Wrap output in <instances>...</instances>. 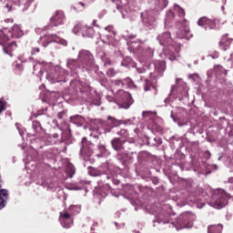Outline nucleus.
Listing matches in <instances>:
<instances>
[{
	"label": "nucleus",
	"mask_w": 233,
	"mask_h": 233,
	"mask_svg": "<svg viewBox=\"0 0 233 233\" xmlns=\"http://www.w3.org/2000/svg\"><path fill=\"white\" fill-rule=\"evenodd\" d=\"M215 72H217V74H225V76H227V70H225V68H223V66L221 65H217L215 66Z\"/></svg>",
	"instance_id": "32"
},
{
	"label": "nucleus",
	"mask_w": 233,
	"mask_h": 233,
	"mask_svg": "<svg viewBox=\"0 0 233 233\" xmlns=\"http://www.w3.org/2000/svg\"><path fill=\"white\" fill-rule=\"evenodd\" d=\"M33 130L37 133L43 132V127L41 126V123L39 121H33Z\"/></svg>",
	"instance_id": "29"
},
{
	"label": "nucleus",
	"mask_w": 233,
	"mask_h": 233,
	"mask_svg": "<svg viewBox=\"0 0 233 233\" xmlns=\"http://www.w3.org/2000/svg\"><path fill=\"white\" fill-rule=\"evenodd\" d=\"M98 150L102 153L105 154V152H106V145H98L97 147Z\"/></svg>",
	"instance_id": "39"
},
{
	"label": "nucleus",
	"mask_w": 233,
	"mask_h": 233,
	"mask_svg": "<svg viewBox=\"0 0 233 233\" xmlns=\"http://www.w3.org/2000/svg\"><path fill=\"white\" fill-rule=\"evenodd\" d=\"M106 178L107 179H112V177L111 176H107Z\"/></svg>",
	"instance_id": "55"
},
{
	"label": "nucleus",
	"mask_w": 233,
	"mask_h": 233,
	"mask_svg": "<svg viewBox=\"0 0 233 233\" xmlns=\"http://www.w3.org/2000/svg\"><path fill=\"white\" fill-rule=\"evenodd\" d=\"M0 199H4L5 201L8 199V190L0 189Z\"/></svg>",
	"instance_id": "33"
},
{
	"label": "nucleus",
	"mask_w": 233,
	"mask_h": 233,
	"mask_svg": "<svg viewBox=\"0 0 233 233\" xmlns=\"http://www.w3.org/2000/svg\"><path fill=\"white\" fill-rule=\"evenodd\" d=\"M6 110V102L4 98H0V114H3Z\"/></svg>",
	"instance_id": "35"
},
{
	"label": "nucleus",
	"mask_w": 233,
	"mask_h": 233,
	"mask_svg": "<svg viewBox=\"0 0 233 233\" xmlns=\"http://www.w3.org/2000/svg\"><path fill=\"white\" fill-rule=\"evenodd\" d=\"M50 137H53L54 139H57L59 137V134L57 133L51 134Z\"/></svg>",
	"instance_id": "50"
},
{
	"label": "nucleus",
	"mask_w": 233,
	"mask_h": 233,
	"mask_svg": "<svg viewBox=\"0 0 233 233\" xmlns=\"http://www.w3.org/2000/svg\"><path fill=\"white\" fill-rule=\"evenodd\" d=\"M204 157L206 159H210V151L207 150L204 154Z\"/></svg>",
	"instance_id": "47"
},
{
	"label": "nucleus",
	"mask_w": 233,
	"mask_h": 233,
	"mask_svg": "<svg viewBox=\"0 0 233 233\" xmlns=\"http://www.w3.org/2000/svg\"><path fill=\"white\" fill-rule=\"evenodd\" d=\"M140 79L142 81H145L144 83L145 92H148V90H152V88H154V85L152 84V81L156 79V76H152V73L149 74V79L148 77H147V76H140Z\"/></svg>",
	"instance_id": "14"
},
{
	"label": "nucleus",
	"mask_w": 233,
	"mask_h": 233,
	"mask_svg": "<svg viewBox=\"0 0 233 233\" xmlns=\"http://www.w3.org/2000/svg\"><path fill=\"white\" fill-rule=\"evenodd\" d=\"M175 90H179V87H177V86H173V87L171 88V94H174V91H175Z\"/></svg>",
	"instance_id": "52"
},
{
	"label": "nucleus",
	"mask_w": 233,
	"mask_h": 233,
	"mask_svg": "<svg viewBox=\"0 0 233 233\" xmlns=\"http://www.w3.org/2000/svg\"><path fill=\"white\" fill-rule=\"evenodd\" d=\"M39 52H40L39 47H33L31 49V56H35L36 54H39Z\"/></svg>",
	"instance_id": "41"
},
{
	"label": "nucleus",
	"mask_w": 233,
	"mask_h": 233,
	"mask_svg": "<svg viewBox=\"0 0 233 233\" xmlns=\"http://www.w3.org/2000/svg\"><path fill=\"white\" fill-rule=\"evenodd\" d=\"M157 40L159 41L162 46H167V45L172 44V36L169 32H165L157 36Z\"/></svg>",
	"instance_id": "15"
},
{
	"label": "nucleus",
	"mask_w": 233,
	"mask_h": 233,
	"mask_svg": "<svg viewBox=\"0 0 233 233\" xmlns=\"http://www.w3.org/2000/svg\"><path fill=\"white\" fill-rule=\"evenodd\" d=\"M15 48H17V44L15 42H11L7 46H6V44H5L3 46L4 54L10 56V57H14L13 52H14V50H15Z\"/></svg>",
	"instance_id": "17"
},
{
	"label": "nucleus",
	"mask_w": 233,
	"mask_h": 233,
	"mask_svg": "<svg viewBox=\"0 0 233 233\" xmlns=\"http://www.w3.org/2000/svg\"><path fill=\"white\" fill-rule=\"evenodd\" d=\"M106 75L108 77H114V76H116V70L114 68H109Z\"/></svg>",
	"instance_id": "38"
},
{
	"label": "nucleus",
	"mask_w": 233,
	"mask_h": 233,
	"mask_svg": "<svg viewBox=\"0 0 233 233\" xmlns=\"http://www.w3.org/2000/svg\"><path fill=\"white\" fill-rule=\"evenodd\" d=\"M127 83H129L130 88H136V84L130 78H127Z\"/></svg>",
	"instance_id": "46"
},
{
	"label": "nucleus",
	"mask_w": 233,
	"mask_h": 233,
	"mask_svg": "<svg viewBox=\"0 0 233 233\" xmlns=\"http://www.w3.org/2000/svg\"><path fill=\"white\" fill-rule=\"evenodd\" d=\"M34 70H35V66H34Z\"/></svg>",
	"instance_id": "59"
},
{
	"label": "nucleus",
	"mask_w": 233,
	"mask_h": 233,
	"mask_svg": "<svg viewBox=\"0 0 233 233\" xmlns=\"http://www.w3.org/2000/svg\"><path fill=\"white\" fill-rule=\"evenodd\" d=\"M57 117L59 118V119H63V117H65V112H59L58 114H57Z\"/></svg>",
	"instance_id": "49"
},
{
	"label": "nucleus",
	"mask_w": 233,
	"mask_h": 233,
	"mask_svg": "<svg viewBox=\"0 0 233 233\" xmlns=\"http://www.w3.org/2000/svg\"><path fill=\"white\" fill-rule=\"evenodd\" d=\"M79 207L70 206L68 209L60 212L59 220L64 228H70L74 225V214Z\"/></svg>",
	"instance_id": "3"
},
{
	"label": "nucleus",
	"mask_w": 233,
	"mask_h": 233,
	"mask_svg": "<svg viewBox=\"0 0 233 233\" xmlns=\"http://www.w3.org/2000/svg\"><path fill=\"white\" fill-rule=\"evenodd\" d=\"M47 79L52 81V83H59L61 81V75L57 73V71H54L47 75Z\"/></svg>",
	"instance_id": "21"
},
{
	"label": "nucleus",
	"mask_w": 233,
	"mask_h": 233,
	"mask_svg": "<svg viewBox=\"0 0 233 233\" xmlns=\"http://www.w3.org/2000/svg\"><path fill=\"white\" fill-rule=\"evenodd\" d=\"M0 26L4 29V30H8V28H10V26H14V18H6L4 21L0 22Z\"/></svg>",
	"instance_id": "20"
},
{
	"label": "nucleus",
	"mask_w": 233,
	"mask_h": 233,
	"mask_svg": "<svg viewBox=\"0 0 233 233\" xmlns=\"http://www.w3.org/2000/svg\"><path fill=\"white\" fill-rule=\"evenodd\" d=\"M11 10H12V9H11V8H9V9H8V12H11Z\"/></svg>",
	"instance_id": "56"
},
{
	"label": "nucleus",
	"mask_w": 233,
	"mask_h": 233,
	"mask_svg": "<svg viewBox=\"0 0 233 233\" xmlns=\"http://www.w3.org/2000/svg\"><path fill=\"white\" fill-rule=\"evenodd\" d=\"M82 30H83V33H82L83 37H90L92 39L96 35V30L92 26H88L86 25H84Z\"/></svg>",
	"instance_id": "19"
},
{
	"label": "nucleus",
	"mask_w": 233,
	"mask_h": 233,
	"mask_svg": "<svg viewBox=\"0 0 233 233\" xmlns=\"http://www.w3.org/2000/svg\"><path fill=\"white\" fill-rule=\"evenodd\" d=\"M198 26H208L210 30H215L218 26V20L217 19H210L207 16H202L198 21Z\"/></svg>",
	"instance_id": "12"
},
{
	"label": "nucleus",
	"mask_w": 233,
	"mask_h": 233,
	"mask_svg": "<svg viewBox=\"0 0 233 233\" xmlns=\"http://www.w3.org/2000/svg\"><path fill=\"white\" fill-rule=\"evenodd\" d=\"M159 143H161V139L158 138Z\"/></svg>",
	"instance_id": "58"
},
{
	"label": "nucleus",
	"mask_w": 233,
	"mask_h": 233,
	"mask_svg": "<svg viewBox=\"0 0 233 233\" xmlns=\"http://www.w3.org/2000/svg\"><path fill=\"white\" fill-rule=\"evenodd\" d=\"M111 1H113V3H114V1H116V0H111Z\"/></svg>",
	"instance_id": "60"
},
{
	"label": "nucleus",
	"mask_w": 233,
	"mask_h": 233,
	"mask_svg": "<svg viewBox=\"0 0 233 233\" xmlns=\"http://www.w3.org/2000/svg\"><path fill=\"white\" fill-rule=\"evenodd\" d=\"M228 199H230V195L223 189H218L214 192L212 198V204L214 208H225L228 205Z\"/></svg>",
	"instance_id": "2"
},
{
	"label": "nucleus",
	"mask_w": 233,
	"mask_h": 233,
	"mask_svg": "<svg viewBox=\"0 0 233 233\" xmlns=\"http://www.w3.org/2000/svg\"><path fill=\"white\" fill-rule=\"evenodd\" d=\"M6 207V200L0 198V210H3Z\"/></svg>",
	"instance_id": "43"
},
{
	"label": "nucleus",
	"mask_w": 233,
	"mask_h": 233,
	"mask_svg": "<svg viewBox=\"0 0 233 233\" xmlns=\"http://www.w3.org/2000/svg\"><path fill=\"white\" fill-rule=\"evenodd\" d=\"M154 223H164L165 224V223H168V221L159 218L157 220H154Z\"/></svg>",
	"instance_id": "45"
},
{
	"label": "nucleus",
	"mask_w": 233,
	"mask_h": 233,
	"mask_svg": "<svg viewBox=\"0 0 233 233\" xmlns=\"http://www.w3.org/2000/svg\"><path fill=\"white\" fill-rule=\"evenodd\" d=\"M140 16L145 26H147L148 28H154V24L156 23V11H145L144 13H141Z\"/></svg>",
	"instance_id": "7"
},
{
	"label": "nucleus",
	"mask_w": 233,
	"mask_h": 233,
	"mask_svg": "<svg viewBox=\"0 0 233 233\" xmlns=\"http://www.w3.org/2000/svg\"><path fill=\"white\" fill-rule=\"evenodd\" d=\"M233 39L228 37V34L222 35L221 40L218 42V46L224 52H227L230 48V45H232Z\"/></svg>",
	"instance_id": "13"
},
{
	"label": "nucleus",
	"mask_w": 233,
	"mask_h": 233,
	"mask_svg": "<svg viewBox=\"0 0 233 233\" xmlns=\"http://www.w3.org/2000/svg\"><path fill=\"white\" fill-rule=\"evenodd\" d=\"M80 154L85 160L88 159V157H91L92 154H94V144L88 142V140H86V137H84L82 139V147Z\"/></svg>",
	"instance_id": "8"
},
{
	"label": "nucleus",
	"mask_w": 233,
	"mask_h": 233,
	"mask_svg": "<svg viewBox=\"0 0 233 233\" xmlns=\"http://www.w3.org/2000/svg\"><path fill=\"white\" fill-rule=\"evenodd\" d=\"M174 10L177 14L179 20L177 22V26L179 25L183 27V31H178L177 33V37L178 39H185L190 34V28L188 27V20L185 19V9H183L178 5H174Z\"/></svg>",
	"instance_id": "1"
},
{
	"label": "nucleus",
	"mask_w": 233,
	"mask_h": 233,
	"mask_svg": "<svg viewBox=\"0 0 233 233\" xmlns=\"http://www.w3.org/2000/svg\"><path fill=\"white\" fill-rule=\"evenodd\" d=\"M88 174H89V176H92L93 177H98L99 176H103V171H101L97 168L89 167Z\"/></svg>",
	"instance_id": "25"
},
{
	"label": "nucleus",
	"mask_w": 233,
	"mask_h": 233,
	"mask_svg": "<svg viewBox=\"0 0 233 233\" xmlns=\"http://www.w3.org/2000/svg\"><path fill=\"white\" fill-rule=\"evenodd\" d=\"M9 41H10V37H8L6 34L3 32V30H0V45L2 46H5V45H6Z\"/></svg>",
	"instance_id": "26"
},
{
	"label": "nucleus",
	"mask_w": 233,
	"mask_h": 233,
	"mask_svg": "<svg viewBox=\"0 0 233 233\" xmlns=\"http://www.w3.org/2000/svg\"><path fill=\"white\" fill-rule=\"evenodd\" d=\"M83 28H85V25H83L82 24H77L74 26L73 32L74 34H79V32L83 34Z\"/></svg>",
	"instance_id": "31"
},
{
	"label": "nucleus",
	"mask_w": 233,
	"mask_h": 233,
	"mask_svg": "<svg viewBox=\"0 0 233 233\" xmlns=\"http://www.w3.org/2000/svg\"><path fill=\"white\" fill-rule=\"evenodd\" d=\"M210 57H211L212 59H218V58H219V52H218V51L213 52V53L210 55Z\"/></svg>",
	"instance_id": "42"
},
{
	"label": "nucleus",
	"mask_w": 233,
	"mask_h": 233,
	"mask_svg": "<svg viewBox=\"0 0 233 233\" xmlns=\"http://www.w3.org/2000/svg\"><path fill=\"white\" fill-rule=\"evenodd\" d=\"M64 23L65 15L61 11H56L55 15L50 19V24L47 29L50 30V28H54V26H59V25H63Z\"/></svg>",
	"instance_id": "11"
},
{
	"label": "nucleus",
	"mask_w": 233,
	"mask_h": 233,
	"mask_svg": "<svg viewBox=\"0 0 233 233\" xmlns=\"http://www.w3.org/2000/svg\"><path fill=\"white\" fill-rule=\"evenodd\" d=\"M77 65V61L76 60H68L67 66L70 70H76V66Z\"/></svg>",
	"instance_id": "34"
},
{
	"label": "nucleus",
	"mask_w": 233,
	"mask_h": 233,
	"mask_svg": "<svg viewBox=\"0 0 233 233\" xmlns=\"http://www.w3.org/2000/svg\"><path fill=\"white\" fill-rule=\"evenodd\" d=\"M112 147L116 152H119L120 150H124L123 145H125V141H122L121 138L116 137L111 141Z\"/></svg>",
	"instance_id": "18"
},
{
	"label": "nucleus",
	"mask_w": 233,
	"mask_h": 233,
	"mask_svg": "<svg viewBox=\"0 0 233 233\" xmlns=\"http://www.w3.org/2000/svg\"><path fill=\"white\" fill-rule=\"evenodd\" d=\"M113 85H115V86H120L121 88H123V86H125V82H123V80L121 79H116L113 81Z\"/></svg>",
	"instance_id": "36"
},
{
	"label": "nucleus",
	"mask_w": 233,
	"mask_h": 233,
	"mask_svg": "<svg viewBox=\"0 0 233 233\" xmlns=\"http://www.w3.org/2000/svg\"><path fill=\"white\" fill-rule=\"evenodd\" d=\"M117 135H118V136H122V137H127V136H128V130H127V129H120V130L117 132Z\"/></svg>",
	"instance_id": "37"
},
{
	"label": "nucleus",
	"mask_w": 233,
	"mask_h": 233,
	"mask_svg": "<svg viewBox=\"0 0 233 233\" xmlns=\"http://www.w3.org/2000/svg\"><path fill=\"white\" fill-rule=\"evenodd\" d=\"M40 42L45 47L48 46L50 43H60L61 45H66V42L61 39V37L57 36V35H45L40 37Z\"/></svg>",
	"instance_id": "9"
},
{
	"label": "nucleus",
	"mask_w": 233,
	"mask_h": 233,
	"mask_svg": "<svg viewBox=\"0 0 233 233\" xmlns=\"http://www.w3.org/2000/svg\"><path fill=\"white\" fill-rule=\"evenodd\" d=\"M137 72H138V74H144V76H150L149 74H151L144 68H137Z\"/></svg>",
	"instance_id": "40"
},
{
	"label": "nucleus",
	"mask_w": 233,
	"mask_h": 233,
	"mask_svg": "<svg viewBox=\"0 0 233 233\" xmlns=\"http://www.w3.org/2000/svg\"><path fill=\"white\" fill-rule=\"evenodd\" d=\"M70 120L72 123H74L75 125H82L83 121H85V119L83 118V116L76 115L74 116L70 117Z\"/></svg>",
	"instance_id": "28"
},
{
	"label": "nucleus",
	"mask_w": 233,
	"mask_h": 233,
	"mask_svg": "<svg viewBox=\"0 0 233 233\" xmlns=\"http://www.w3.org/2000/svg\"><path fill=\"white\" fill-rule=\"evenodd\" d=\"M142 116H143V117H148V116H150V113L149 112H147V111H144L143 113H142Z\"/></svg>",
	"instance_id": "51"
},
{
	"label": "nucleus",
	"mask_w": 233,
	"mask_h": 233,
	"mask_svg": "<svg viewBox=\"0 0 233 233\" xmlns=\"http://www.w3.org/2000/svg\"><path fill=\"white\" fill-rule=\"evenodd\" d=\"M105 30H108V27H106Z\"/></svg>",
	"instance_id": "57"
},
{
	"label": "nucleus",
	"mask_w": 233,
	"mask_h": 233,
	"mask_svg": "<svg viewBox=\"0 0 233 233\" xmlns=\"http://www.w3.org/2000/svg\"><path fill=\"white\" fill-rule=\"evenodd\" d=\"M116 98L121 104L122 108H130L134 103L132 95H130L128 92H125L124 90H118L116 94Z\"/></svg>",
	"instance_id": "6"
},
{
	"label": "nucleus",
	"mask_w": 233,
	"mask_h": 233,
	"mask_svg": "<svg viewBox=\"0 0 233 233\" xmlns=\"http://www.w3.org/2000/svg\"><path fill=\"white\" fill-rule=\"evenodd\" d=\"M159 3H162V8H167L168 6V0H158Z\"/></svg>",
	"instance_id": "44"
},
{
	"label": "nucleus",
	"mask_w": 233,
	"mask_h": 233,
	"mask_svg": "<svg viewBox=\"0 0 233 233\" xmlns=\"http://www.w3.org/2000/svg\"><path fill=\"white\" fill-rule=\"evenodd\" d=\"M12 35L14 37H22L23 30H21V27L19 25H14L12 26Z\"/></svg>",
	"instance_id": "24"
},
{
	"label": "nucleus",
	"mask_w": 233,
	"mask_h": 233,
	"mask_svg": "<svg viewBox=\"0 0 233 233\" xmlns=\"http://www.w3.org/2000/svg\"><path fill=\"white\" fill-rule=\"evenodd\" d=\"M78 5H80V6H83V8H85V6H86L85 3H83V2H79Z\"/></svg>",
	"instance_id": "54"
},
{
	"label": "nucleus",
	"mask_w": 233,
	"mask_h": 233,
	"mask_svg": "<svg viewBox=\"0 0 233 233\" xmlns=\"http://www.w3.org/2000/svg\"><path fill=\"white\" fill-rule=\"evenodd\" d=\"M66 174H67L68 177H74V174H76V167H74L72 163L66 164Z\"/></svg>",
	"instance_id": "23"
},
{
	"label": "nucleus",
	"mask_w": 233,
	"mask_h": 233,
	"mask_svg": "<svg viewBox=\"0 0 233 233\" xmlns=\"http://www.w3.org/2000/svg\"><path fill=\"white\" fill-rule=\"evenodd\" d=\"M208 233H221L223 232V225H211L208 228Z\"/></svg>",
	"instance_id": "22"
},
{
	"label": "nucleus",
	"mask_w": 233,
	"mask_h": 233,
	"mask_svg": "<svg viewBox=\"0 0 233 233\" xmlns=\"http://www.w3.org/2000/svg\"><path fill=\"white\" fill-rule=\"evenodd\" d=\"M175 17H176V15H174V12L172 10H169L166 15L167 23H172V21H174Z\"/></svg>",
	"instance_id": "30"
},
{
	"label": "nucleus",
	"mask_w": 233,
	"mask_h": 233,
	"mask_svg": "<svg viewBox=\"0 0 233 233\" xmlns=\"http://www.w3.org/2000/svg\"><path fill=\"white\" fill-rule=\"evenodd\" d=\"M194 221H196V215L192 213H183L177 220V230H183V228H192L194 227Z\"/></svg>",
	"instance_id": "4"
},
{
	"label": "nucleus",
	"mask_w": 233,
	"mask_h": 233,
	"mask_svg": "<svg viewBox=\"0 0 233 233\" xmlns=\"http://www.w3.org/2000/svg\"><path fill=\"white\" fill-rule=\"evenodd\" d=\"M13 3H15V5H24V10H28L29 8H32V10L35 9V3L34 0H12Z\"/></svg>",
	"instance_id": "16"
},
{
	"label": "nucleus",
	"mask_w": 233,
	"mask_h": 233,
	"mask_svg": "<svg viewBox=\"0 0 233 233\" xmlns=\"http://www.w3.org/2000/svg\"><path fill=\"white\" fill-rule=\"evenodd\" d=\"M93 26H96L97 28H99V25H97V20L93 21Z\"/></svg>",
	"instance_id": "53"
},
{
	"label": "nucleus",
	"mask_w": 233,
	"mask_h": 233,
	"mask_svg": "<svg viewBox=\"0 0 233 233\" xmlns=\"http://www.w3.org/2000/svg\"><path fill=\"white\" fill-rule=\"evenodd\" d=\"M105 66L112 65V61L110 59L104 60Z\"/></svg>",
	"instance_id": "48"
},
{
	"label": "nucleus",
	"mask_w": 233,
	"mask_h": 233,
	"mask_svg": "<svg viewBox=\"0 0 233 233\" xmlns=\"http://www.w3.org/2000/svg\"><path fill=\"white\" fill-rule=\"evenodd\" d=\"M78 61L82 68L90 70L96 65L94 55L88 50H81L78 54Z\"/></svg>",
	"instance_id": "5"
},
{
	"label": "nucleus",
	"mask_w": 233,
	"mask_h": 233,
	"mask_svg": "<svg viewBox=\"0 0 233 233\" xmlns=\"http://www.w3.org/2000/svg\"><path fill=\"white\" fill-rule=\"evenodd\" d=\"M123 123L125 125H127V122H125L123 120H117L115 117L108 116H107V125L108 126L103 127L105 134H109V132H112V128H114V127H119V125H123Z\"/></svg>",
	"instance_id": "10"
},
{
	"label": "nucleus",
	"mask_w": 233,
	"mask_h": 233,
	"mask_svg": "<svg viewBox=\"0 0 233 233\" xmlns=\"http://www.w3.org/2000/svg\"><path fill=\"white\" fill-rule=\"evenodd\" d=\"M166 69L165 62H157L155 64V70L158 72V74H163Z\"/></svg>",
	"instance_id": "27"
}]
</instances>
